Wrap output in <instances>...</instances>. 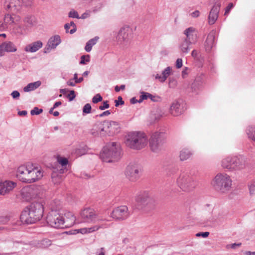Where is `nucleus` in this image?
<instances>
[{
  "mask_svg": "<svg viewBox=\"0 0 255 255\" xmlns=\"http://www.w3.org/2000/svg\"><path fill=\"white\" fill-rule=\"evenodd\" d=\"M43 205L40 202H33L24 209L20 215L21 222L31 224L39 221L43 217Z\"/></svg>",
  "mask_w": 255,
  "mask_h": 255,
  "instance_id": "obj_1",
  "label": "nucleus"
},
{
  "mask_svg": "<svg viewBox=\"0 0 255 255\" xmlns=\"http://www.w3.org/2000/svg\"><path fill=\"white\" fill-rule=\"evenodd\" d=\"M100 157L103 161L106 162L118 161L121 157L120 144L113 142L107 144L103 147Z\"/></svg>",
  "mask_w": 255,
  "mask_h": 255,
  "instance_id": "obj_2",
  "label": "nucleus"
},
{
  "mask_svg": "<svg viewBox=\"0 0 255 255\" xmlns=\"http://www.w3.org/2000/svg\"><path fill=\"white\" fill-rule=\"evenodd\" d=\"M125 143L130 148L139 150L146 146L147 138L143 133L132 132L128 134Z\"/></svg>",
  "mask_w": 255,
  "mask_h": 255,
  "instance_id": "obj_3",
  "label": "nucleus"
},
{
  "mask_svg": "<svg viewBox=\"0 0 255 255\" xmlns=\"http://www.w3.org/2000/svg\"><path fill=\"white\" fill-rule=\"evenodd\" d=\"M212 184L216 190L225 193L231 188L232 180L227 174L218 173L213 179Z\"/></svg>",
  "mask_w": 255,
  "mask_h": 255,
  "instance_id": "obj_4",
  "label": "nucleus"
},
{
  "mask_svg": "<svg viewBox=\"0 0 255 255\" xmlns=\"http://www.w3.org/2000/svg\"><path fill=\"white\" fill-rule=\"evenodd\" d=\"M177 182L179 187L185 192L192 190L195 186V182L188 172L185 171H181Z\"/></svg>",
  "mask_w": 255,
  "mask_h": 255,
  "instance_id": "obj_5",
  "label": "nucleus"
},
{
  "mask_svg": "<svg viewBox=\"0 0 255 255\" xmlns=\"http://www.w3.org/2000/svg\"><path fill=\"white\" fill-rule=\"evenodd\" d=\"M47 224L51 227L62 228L63 224V216L57 210H51L46 217Z\"/></svg>",
  "mask_w": 255,
  "mask_h": 255,
  "instance_id": "obj_6",
  "label": "nucleus"
},
{
  "mask_svg": "<svg viewBox=\"0 0 255 255\" xmlns=\"http://www.w3.org/2000/svg\"><path fill=\"white\" fill-rule=\"evenodd\" d=\"M164 139V134L163 132H155L153 133L149 139L151 150L156 153L159 152L162 148Z\"/></svg>",
  "mask_w": 255,
  "mask_h": 255,
  "instance_id": "obj_7",
  "label": "nucleus"
},
{
  "mask_svg": "<svg viewBox=\"0 0 255 255\" xmlns=\"http://www.w3.org/2000/svg\"><path fill=\"white\" fill-rule=\"evenodd\" d=\"M136 202L140 209L146 206L152 208L155 206V200L150 197L147 192H143L139 194L136 198Z\"/></svg>",
  "mask_w": 255,
  "mask_h": 255,
  "instance_id": "obj_8",
  "label": "nucleus"
},
{
  "mask_svg": "<svg viewBox=\"0 0 255 255\" xmlns=\"http://www.w3.org/2000/svg\"><path fill=\"white\" fill-rule=\"evenodd\" d=\"M132 38V31L128 26H124L121 28L116 37L118 44L126 46Z\"/></svg>",
  "mask_w": 255,
  "mask_h": 255,
  "instance_id": "obj_9",
  "label": "nucleus"
},
{
  "mask_svg": "<svg viewBox=\"0 0 255 255\" xmlns=\"http://www.w3.org/2000/svg\"><path fill=\"white\" fill-rule=\"evenodd\" d=\"M125 174L128 180L135 182L140 178L141 170L137 165L130 163L126 167Z\"/></svg>",
  "mask_w": 255,
  "mask_h": 255,
  "instance_id": "obj_10",
  "label": "nucleus"
},
{
  "mask_svg": "<svg viewBox=\"0 0 255 255\" xmlns=\"http://www.w3.org/2000/svg\"><path fill=\"white\" fill-rule=\"evenodd\" d=\"M20 17L19 16L16 15L15 14H12L11 13L7 12L5 14L3 20L4 23L7 26L8 24H14L15 26L13 27L15 31L19 34H22L24 28L22 27L20 25H18V22L20 21Z\"/></svg>",
  "mask_w": 255,
  "mask_h": 255,
  "instance_id": "obj_11",
  "label": "nucleus"
},
{
  "mask_svg": "<svg viewBox=\"0 0 255 255\" xmlns=\"http://www.w3.org/2000/svg\"><path fill=\"white\" fill-rule=\"evenodd\" d=\"M22 7L20 0H5L3 3V8L8 13L12 14L19 12Z\"/></svg>",
  "mask_w": 255,
  "mask_h": 255,
  "instance_id": "obj_12",
  "label": "nucleus"
},
{
  "mask_svg": "<svg viewBox=\"0 0 255 255\" xmlns=\"http://www.w3.org/2000/svg\"><path fill=\"white\" fill-rule=\"evenodd\" d=\"M130 215L128 208L126 206H121L113 210L111 217L117 221L127 219Z\"/></svg>",
  "mask_w": 255,
  "mask_h": 255,
  "instance_id": "obj_13",
  "label": "nucleus"
},
{
  "mask_svg": "<svg viewBox=\"0 0 255 255\" xmlns=\"http://www.w3.org/2000/svg\"><path fill=\"white\" fill-rule=\"evenodd\" d=\"M28 183L36 182L43 176V173L38 167L34 166L32 164H28Z\"/></svg>",
  "mask_w": 255,
  "mask_h": 255,
  "instance_id": "obj_14",
  "label": "nucleus"
},
{
  "mask_svg": "<svg viewBox=\"0 0 255 255\" xmlns=\"http://www.w3.org/2000/svg\"><path fill=\"white\" fill-rule=\"evenodd\" d=\"M185 104L182 100L174 101L169 109V113L176 117L181 115L185 110Z\"/></svg>",
  "mask_w": 255,
  "mask_h": 255,
  "instance_id": "obj_15",
  "label": "nucleus"
},
{
  "mask_svg": "<svg viewBox=\"0 0 255 255\" xmlns=\"http://www.w3.org/2000/svg\"><path fill=\"white\" fill-rule=\"evenodd\" d=\"M80 217L82 222L91 223L96 220V214L93 209L87 208L81 212Z\"/></svg>",
  "mask_w": 255,
  "mask_h": 255,
  "instance_id": "obj_16",
  "label": "nucleus"
},
{
  "mask_svg": "<svg viewBox=\"0 0 255 255\" xmlns=\"http://www.w3.org/2000/svg\"><path fill=\"white\" fill-rule=\"evenodd\" d=\"M16 183L10 180L0 182V195L8 194L16 186Z\"/></svg>",
  "mask_w": 255,
  "mask_h": 255,
  "instance_id": "obj_17",
  "label": "nucleus"
},
{
  "mask_svg": "<svg viewBox=\"0 0 255 255\" xmlns=\"http://www.w3.org/2000/svg\"><path fill=\"white\" fill-rule=\"evenodd\" d=\"M165 116V112L161 108H157L152 111L147 121L148 126L152 125Z\"/></svg>",
  "mask_w": 255,
  "mask_h": 255,
  "instance_id": "obj_18",
  "label": "nucleus"
},
{
  "mask_svg": "<svg viewBox=\"0 0 255 255\" xmlns=\"http://www.w3.org/2000/svg\"><path fill=\"white\" fill-rule=\"evenodd\" d=\"M104 127L101 128V131H104L105 128L109 129L108 132L113 134L117 133L120 130V126L118 122L115 121H105L103 122Z\"/></svg>",
  "mask_w": 255,
  "mask_h": 255,
  "instance_id": "obj_19",
  "label": "nucleus"
},
{
  "mask_svg": "<svg viewBox=\"0 0 255 255\" xmlns=\"http://www.w3.org/2000/svg\"><path fill=\"white\" fill-rule=\"evenodd\" d=\"M221 4L219 2H216L212 7L210 13L208 15V23L210 24H214L217 20L219 12L220 9Z\"/></svg>",
  "mask_w": 255,
  "mask_h": 255,
  "instance_id": "obj_20",
  "label": "nucleus"
},
{
  "mask_svg": "<svg viewBox=\"0 0 255 255\" xmlns=\"http://www.w3.org/2000/svg\"><path fill=\"white\" fill-rule=\"evenodd\" d=\"M28 164L20 166L17 170L16 177L21 181L28 183Z\"/></svg>",
  "mask_w": 255,
  "mask_h": 255,
  "instance_id": "obj_21",
  "label": "nucleus"
},
{
  "mask_svg": "<svg viewBox=\"0 0 255 255\" xmlns=\"http://www.w3.org/2000/svg\"><path fill=\"white\" fill-rule=\"evenodd\" d=\"M17 50L14 44L10 41H5L0 45V56L4 55V52H13Z\"/></svg>",
  "mask_w": 255,
  "mask_h": 255,
  "instance_id": "obj_22",
  "label": "nucleus"
},
{
  "mask_svg": "<svg viewBox=\"0 0 255 255\" xmlns=\"http://www.w3.org/2000/svg\"><path fill=\"white\" fill-rule=\"evenodd\" d=\"M63 222L62 228H70L72 226L75 222V217L73 214L70 212L65 213L63 217Z\"/></svg>",
  "mask_w": 255,
  "mask_h": 255,
  "instance_id": "obj_23",
  "label": "nucleus"
},
{
  "mask_svg": "<svg viewBox=\"0 0 255 255\" xmlns=\"http://www.w3.org/2000/svg\"><path fill=\"white\" fill-rule=\"evenodd\" d=\"M172 73V68L168 66L166 67L164 70L162 72L161 75H159V74H156L154 76V78L156 80H158L161 83H164L167 78Z\"/></svg>",
  "mask_w": 255,
  "mask_h": 255,
  "instance_id": "obj_24",
  "label": "nucleus"
},
{
  "mask_svg": "<svg viewBox=\"0 0 255 255\" xmlns=\"http://www.w3.org/2000/svg\"><path fill=\"white\" fill-rule=\"evenodd\" d=\"M232 167L231 171L239 170L245 168V165L243 160L236 156L231 157Z\"/></svg>",
  "mask_w": 255,
  "mask_h": 255,
  "instance_id": "obj_25",
  "label": "nucleus"
},
{
  "mask_svg": "<svg viewBox=\"0 0 255 255\" xmlns=\"http://www.w3.org/2000/svg\"><path fill=\"white\" fill-rule=\"evenodd\" d=\"M21 195L22 198L26 201H29L34 197L33 188L31 187H25L22 189Z\"/></svg>",
  "mask_w": 255,
  "mask_h": 255,
  "instance_id": "obj_26",
  "label": "nucleus"
},
{
  "mask_svg": "<svg viewBox=\"0 0 255 255\" xmlns=\"http://www.w3.org/2000/svg\"><path fill=\"white\" fill-rule=\"evenodd\" d=\"M42 45L43 44L41 41H36L25 46L24 50L26 52H35L41 48Z\"/></svg>",
  "mask_w": 255,
  "mask_h": 255,
  "instance_id": "obj_27",
  "label": "nucleus"
},
{
  "mask_svg": "<svg viewBox=\"0 0 255 255\" xmlns=\"http://www.w3.org/2000/svg\"><path fill=\"white\" fill-rule=\"evenodd\" d=\"M23 22L25 23V26H22L24 28V30L23 32L25 31L26 27H30L34 26L36 24V19L35 17L33 15H26L24 18L23 19Z\"/></svg>",
  "mask_w": 255,
  "mask_h": 255,
  "instance_id": "obj_28",
  "label": "nucleus"
},
{
  "mask_svg": "<svg viewBox=\"0 0 255 255\" xmlns=\"http://www.w3.org/2000/svg\"><path fill=\"white\" fill-rule=\"evenodd\" d=\"M195 31L196 29L193 27L186 28L184 31V34L186 35V37L184 39L194 42V36H196Z\"/></svg>",
  "mask_w": 255,
  "mask_h": 255,
  "instance_id": "obj_29",
  "label": "nucleus"
},
{
  "mask_svg": "<svg viewBox=\"0 0 255 255\" xmlns=\"http://www.w3.org/2000/svg\"><path fill=\"white\" fill-rule=\"evenodd\" d=\"M52 245V241L48 239L37 241L35 242V246L37 248L45 249Z\"/></svg>",
  "mask_w": 255,
  "mask_h": 255,
  "instance_id": "obj_30",
  "label": "nucleus"
},
{
  "mask_svg": "<svg viewBox=\"0 0 255 255\" xmlns=\"http://www.w3.org/2000/svg\"><path fill=\"white\" fill-rule=\"evenodd\" d=\"M193 155V152L187 148L183 149L180 152V160L184 161L189 159Z\"/></svg>",
  "mask_w": 255,
  "mask_h": 255,
  "instance_id": "obj_31",
  "label": "nucleus"
},
{
  "mask_svg": "<svg viewBox=\"0 0 255 255\" xmlns=\"http://www.w3.org/2000/svg\"><path fill=\"white\" fill-rule=\"evenodd\" d=\"M193 41L184 39L180 45V48L182 53L187 54L189 50V46L193 43Z\"/></svg>",
  "mask_w": 255,
  "mask_h": 255,
  "instance_id": "obj_32",
  "label": "nucleus"
},
{
  "mask_svg": "<svg viewBox=\"0 0 255 255\" xmlns=\"http://www.w3.org/2000/svg\"><path fill=\"white\" fill-rule=\"evenodd\" d=\"M41 84V82L40 81L29 83L26 86L24 87L23 91L25 92H28L33 91L38 88Z\"/></svg>",
  "mask_w": 255,
  "mask_h": 255,
  "instance_id": "obj_33",
  "label": "nucleus"
},
{
  "mask_svg": "<svg viewBox=\"0 0 255 255\" xmlns=\"http://www.w3.org/2000/svg\"><path fill=\"white\" fill-rule=\"evenodd\" d=\"M48 43L52 46V48H55L61 43L60 36L56 35L51 37L49 39Z\"/></svg>",
  "mask_w": 255,
  "mask_h": 255,
  "instance_id": "obj_34",
  "label": "nucleus"
},
{
  "mask_svg": "<svg viewBox=\"0 0 255 255\" xmlns=\"http://www.w3.org/2000/svg\"><path fill=\"white\" fill-rule=\"evenodd\" d=\"M99 38L98 36H95L93 38L90 39L86 43V46L85 47V50L88 52H90L92 50V47L96 44Z\"/></svg>",
  "mask_w": 255,
  "mask_h": 255,
  "instance_id": "obj_35",
  "label": "nucleus"
},
{
  "mask_svg": "<svg viewBox=\"0 0 255 255\" xmlns=\"http://www.w3.org/2000/svg\"><path fill=\"white\" fill-rule=\"evenodd\" d=\"M232 159L231 157L229 156L225 158L222 161V166L224 169H227L229 171H231L232 167Z\"/></svg>",
  "mask_w": 255,
  "mask_h": 255,
  "instance_id": "obj_36",
  "label": "nucleus"
},
{
  "mask_svg": "<svg viewBox=\"0 0 255 255\" xmlns=\"http://www.w3.org/2000/svg\"><path fill=\"white\" fill-rule=\"evenodd\" d=\"M249 138L255 141V128L249 126L246 130Z\"/></svg>",
  "mask_w": 255,
  "mask_h": 255,
  "instance_id": "obj_37",
  "label": "nucleus"
},
{
  "mask_svg": "<svg viewBox=\"0 0 255 255\" xmlns=\"http://www.w3.org/2000/svg\"><path fill=\"white\" fill-rule=\"evenodd\" d=\"M191 55L196 60H198V67H202L203 66L202 59H200L198 52L196 50H193L192 52Z\"/></svg>",
  "mask_w": 255,
  "mask_h": 255,
  "instance_id": "obj_38",
  "label": "nucleus"
},
{
  "mask_svg": "<svg viewBox=\"0 0 255 255\" xmlns=\"http://www.w3.org/2000/svg\"><path fill=\"white\" fill-rule=\"evenodd\" d=\"M52 180L54 184H59L62 180V176L53 173L51 175Z\"/></svg>",
  "mask_w": 255,
  "mask_h": 255,
  "instance_id": "obj_39",
  "label": "nucleus"
},
{
  "mask_svg": "<svg viewBox=\"0 0 255 255\" xmlns=\"http://www.w3.org/2000/svg\"><path fill=\"white\" fill-rule=\"evenodd\" d=\"M90 61V55H84L81 56V60L80 61V64L82 65L86 64L87 63L89 62Z\"/></svg>",
  "mask_w": 255,
  "mask_h": 255,
  "instance_id": "obj_40",
  "label": "nucleus"
},
{
  "mask_svg": "<svg viewBox=\"0 0 255 255\" xmlns=\"http://www.w3.org/2000/svg\"><path fill=\"white\" fill-rule=\"evenodd\" d=\"M91 106L90 104L87 103L83 108V115L88 114L91 112Z\"/></svg>",
  "mask_w": 255,
  "mask_h": 255,
  "instance_id": "obj_41",
  "label": "nucleus"
},
{
  "mask_svg": "<svg viewBox=\"0 0 255 255\" xmlns=\"http://www.w3.org/2000/svg\"><path fill=\"white\" fill-rule=\"evenodd\" d=\"M169 87L170 88H174L177 85V81L173 77H170L169 78Z\"/></svg>",
  "mask_w": 255,
  "mask_h": 255,
  "instance_id": "obj_42",
  "label": "nucleus"
},
{
  "mask_svg": "<svg viewBox=\"0 0 255 255\" xmlns=\"http://www.w3.org/2000/svg\"><path fill=\"white\" fill-rule=\"evenodd\" d=\"M43 110L42 109H39L37 107H34L31 111L30 114L31 115H38L42 113Z\"/></svg>",
  "mask_w": 255,
  "mask_h": 255,
  "instance_id": "obj_43",
  "label": "nucleus"
},
{
  "mask_svg": "<svg viewBox=\"0 0 255 255\" xmlns=\"http://www.w3.org/2000/svg\"><path fill=\"white\" fill-rule=\"evenodd\" d=\"M58 161L62 167L66 166L68 163V159L65 157H60L58 158Z\"/></svg>",
  "mask_w": 255,
  "mask_h": 255,
  "instance_id": "obj_44",
  "label": "nucleus"
},
{
  "mask_svg": "<svg viewBox=\"0 0 255 255\" xmlns=\"http://www.w3.org/2000/svg\"><path fill=\"white\" fill-rule=\"evenodd\" d=\"M102 97L99 94H97L93 98L92 102L93 103L96 104L99 102L102 101Z\"/></svg>",
  "mask_w": 255,
  "mask_h": 255,
  "instance_id": "obj_45",
  "label": "nucleus"
},
{
  "mask_svg": "<svg viewBox=\"0 0 255 255\" xmlns=\"http://www.w3.org/2000/svg\"><path fill=\"white\" fill-rule=\"evenodd\" d=\"M66 97L69 99V101H73L76 97L75 91L74 90H71L69 94H68Z\"/></svg>",
  "mask_w": 255,
  "mask_h": 255,
  "instance_id": "obj_46",
  "label": "nucleus"
},
{
  "mask_svg": "<svg viewBox=\"0 0 255 255\" xmlns=\"http://www.w3.org/2000/svg\"><path fill=\"white\" fill-rule=\"evenodd\" d=\"M103 228L102 226L95 225L93 227L87 228L88 229L87 233H90L98 230L100 228Z\"/></svg>",
  "mask_w": 255,
  "mask_h": 255,
  "instance_id": "obj_47",
  "label": "nucleus"
},
{
  "mask_svg": "<svg viewBox=\"0 0 255 255\" xmlns=\"http://www.w3.org/2000/svg\"><path fill=\"white\" fill-rule=\"evenodd\" d=\"M68 16L71 18H80L78 12L74 10H71L69 12Z\"/></svg>",
  "mask_w": 255,
  "mask_h": 255,
  "instance_id": "obj_48",
  "label": "nucleus"
},
{
  "mask_svg": "<svg viewBox=\"0 0 255 255\" xmlns=\"http://www.w3.org/2000/svg\"><path fill=\"white\" fill-rule=\"evenodd\" d=\"M110 107V105L109 104V102L108 101H104L102 105L100 106L99 109L100 110H104L106 109H108Z\"/></svg>",
  "mask_w": 255,
  "mask_h": 255,
  "instance_id": "obj_49",
  "label": "nucleus"
},
{
  "mask_svg": "<svg viewBox=\"0 0 255 255\" xmlns=\"http://www.w3.org/2000/svg\"><path fill=\"white\" fill-rule=\"evenodd\" d=\"M115 106L117 107H119L120 105H123L125 103L121 96H119L118 99L115 101Z\"/></svg>",
  "mask_w": 255,
  "mask_h": 255,
  "instance_id": "obj_50",
  "label": "nucleus"
},
{
  "mask_svg": "<svg viewBox=\"0 0 255 255\" xmlns=\"http://www.w3.org/2000/svg\"><path fill=\"white\" fill-rule=\"evenodd\" d=\"M248 187L250 193L251 194H254L255 191V183L254 182L250 183Z\"/></svg>",
  "mask_w": 255,
  "mask_h": 255,
  "instance_id": "obj_51",
  "label": "nucleus"
},
{
  "mask_svg": "<svg viewBox=\"0 0 255 255\" xmlns=\"http://www.w3.org/2000/svg\"><path fill=\"white\" fill-rule=\"evenodd\" d=\"M233 7H234L233 3L232 2L230 3L225 8V12L224 15H227V14H228L229 13V12H230L231 10L233 8Z\"/></svg>",
  "mask_w": 255,
  "mask_h": 255,
  "instance_id": "obj_52",
  "label": "nucleus"
},
{
  "mask_svg": "<svg viewBox=\"0 0 255 255\" xmlns=\"http://www.w3.org/2000/svg\"><path fill=\"white\" fill-rule=\"evenodd\" d=\"M21 3L26 6H31L33 3V0H21Z\"/></svg>",
  "mask_w": 255,
  "mask_h": 255,
  "instance_id": "obj_53",
  "label": "nucleus"
},
{
  "mask_svg": "<svg viewBox=\"0 0 255 255\" xmlns=\"http://www.w3.org/2000/svg\"><path fill=\"white\" fill-rule=\"evenodd\" d=\"M140 94L141 98L143 100H147L148 98H149V96H151V94L143 91L141 92Z\"/></svg>",
  "mask_w": 255,
  "mask_h": 255,
  "instance_id": "obj_54",
  "label": "nucleus"
},
{
  "mask_svg": "<svg viewBox=\"0 0 255 255\" xmlns=\"http://www.w3.org/2000/svg\"><path fill=\"white\" fill-rule=\"evenodd\" d=\"M11 96H12V98L14 99H18L20 97V93L18 91H13L11 93Z\"/></svg>",
  "mask_w": 255,
  "mask_h": 255,
  "instance_id": "obj_55",
  "label": "nucleus"
},
{
  "mask_svg": "<svg viewBox=\"0 0 255 255\" xmlns=\"http://www.w3.org/2000/svg\"><path fill=\"white\" fill-rule=\"evenodd\" d=\"M70 24V26H72L73 28L69 31L70 34H73L77 30L76 25L73 21H71Z\"/></svg>",
  "mask_w": 255,
  "mask_h": 255,
  "instance_id": "obj_56",
  "label": "nucleus"
},
{
  "mask_svg": "<svg viewBox=\"0 0 255 255\" xmlns=\"http://www.w3.org/2000/svg\"><path fill=\"white\" fill-rule=\"evenodd\" d=\"M55 48H52V46L48 43H47V45H46V46L45 47L44 49V52L45 53H49L51 49H54Z\"/></svg>",
  "mask_w": 255,
  "mask_h": 255,
  "instance_id": "obj_57",
  "label": "nucleus"
},
{
  "mask_svg": "<svg viewBox=\"0 0 255 255\" xmlns=\"http://www.w3.org/2000/svg\"><path fill=\"white\" fill-rule=\"evenodd\" d=\"M182 59L181 58H178L176 62V67L177 68H180L182 66Z\"/></svg>",
  "mask_w": 255,
  "mask_h": 255,
  "instance_id": "obj_58",
  "label": "nucleus"
},
{
  "mask_svg": "<svg viewBox=\"0 0 255 255\" xmlns=\"http://www.w3.org/2000/svg\"><path fill=\"white\" fill-rule=\"evenodd\" d=\"M242 244L241 243H234L232 244L231 245H228L227 246V248H231L232 249H236L237 247H239L241 246Z\"/></svg>",
  "mask_w": 255,
  "mask_h": 255,
  "instance_id": "obj_59",
  "label": "nucleus"
},
{
  "mask_svg": "<svg viewBox=\"0 0 255 255\" xmlns=\"http://www.w3.org/2000/svg\"><path fill=\"white\" fill-rule=\"evenodd\" d=\"M195 236L197 237H202L203 238H207V232H199V233H197L195 235Z\"/></svg>",
  "mask_w": 255,
  "mask_h": 255,
  "instance_id": "obj_60",
  "label": "nucleus"
},
{
  "mask_svg": "<svg viewBox=\"0 0 255 255\" xmlns=\"http://www.w3.org/2000/svg\"><path fill=\"white\" fill-rule=\"evenodd\" d=\"M111 113V111L108 110V111L103 112L102 114H101L99 115H97L96 117H103L104 116H108V115H110Z\"/></svg>",
  "mask_w": 255,
  "mask_h": 255,
  "instance_id": "obj_61",
  "label": "nucleus"
},
{
  "mask_svg": "<svg viewBox=\"0 0 255 255\" xmlns=\"http://www.w3.org/2000/svg\"><path fill=\"white\" fill-rule=\"evenodd\" d=\"M125 87L126 86L125 85H122L120 87L118 86H116L115 88V90L116 92H119L121 90H125Z\"/></svg>",
  "mask_w": 255,
  "mask_h": 255,
  "instance_id": "obj_62",
  "label": "nucleus"
},
{
  "mask_svg": "<svg viewBox=\"0 0 255 255\" xmlns=\"http://www.w3.org/2000/svg\"><path fill=\"white\" fill-rule=\"evenodd\" d=\"M9 220V219L7 217H2L0 218V223L2 224H4L7 223Z\"/></svg>",
  "mask_w": 255,
  "mask_h": 255,
  "instance_id": "obj_63",
  "label": "nucleus"
},
{
  "mask_svg": "<svg viewBox=\"0 0 255 255\" xmlns=\"http://www.w3.org/2000/svg\"><path fill=\"white\" fill-rule=\"evenodd\" d=\"M149 98L153 102H158L160 99L159 97L153 96L152 95H151V96H149Z\"/></svg>",
  "mask_w": 255,
  "mask_h": 255,
  "instance_id": "obj_64",
  "label": "nucleus"
}]
</instances>
